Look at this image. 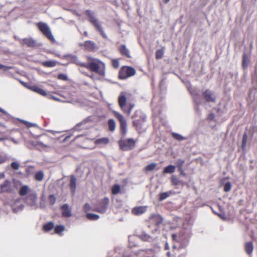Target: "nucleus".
I'll list each match as a JSON object with an SVG mask.
<instances>
[{
	"instance_id": "1",
	"label": "nucleus",
	"mask_w": 257,
	"mask_h": 257,
	"mask_svg": "<svg viewBox=\"0 0 257 257\" xmlns=\"http://www.w3.org/2000/svg\"><path fill=\"white\" fill-rule=\"evenodd\" d=\"M37 26L40 31L50 40L52 42L55 41V38L51 32V31L46 23L43 22H39L37 24Z\"/></svg>"
},
{
	"instance_id": "2",
	"label": "nucleus",
	"mask_w": 257,
	"mask_h": 257,
	"mask_svg": "<svg viewBox=\"0 0 257 257\" xmlns=\"http://www.w3.org/2000/svg\"><path fill=\"white\" fill-rule=\"evenodd\" d=\"M37 200V195L34 192L29 194L25 199L26 204L34 209H36L39 207Z\"/></svg>"
},
{
	"instance_id": "3",
	"label": "nucleus",
	"mask_w": 257,
	"mask_h": 257,
	"mask_svg": "<svg viewBox=\"0 0 257 257\" xmlns=\"http://www.w3.org/2000/svg\"><path fill=\"white\" fill-rule=\"evenodd\" d=\"M136 73L135 69L131 67H123L119 72V77L121 79H125L134 75Z\"/></svg>"
},
{
	"instance_id": "4",
	"label": "nucleus",
	"mask_w": 257,
	"mask_h": 257,
	"mask_svg": "<svg viewBox=\"0 0 257 257\" xmlns=\"http://www.w3.org/2000/svg\"><path fill=\"white\" fill-rule=\"evenodd\" d=\"M120 149L123 151H127L133 149L135 146V142L132 139H128L119 142Z\"/></svg>"
},
{
	"instance_id": "5",
	"label": "nucleus",
	"mask_w": 257,
	"mask_h": 257,
	"mask_svg": "<svg viewBox=\"0 0 257 257\" xmlns=\"http://www.w3.org/2000/svg\"><path fill=\"white\" fill-rule=\"evenodd\" d=\"M82 66L89 69L91 71L96 72L100 75H103L104 74V70L99 69L98 65L95 62H91L87 64L84 63L82 64Z\"/></svg>"
},
{
	"instance_id": "6",
	"label": "nucleus",
	"mask_w": 257,
	"mask_h": 257,
	"mask_svg": "<svg viewBox=\"0 0 257 257\" xmlns=\"http://www.w3.org/2000/svg\"><path fill=\"white\" fill-rule=\"evenodd\" d=\"M109 203V199L107 197L103 198L98 202V205L95 210V211L101 213H104L106 212L107 208Z\"/></svg>"
},
{
	"instance_id": "7",
	"label": "nucleus",
	"mask_w": 257,
	"mask_h": 257,
	"mask_svg": "<svg viewBox=\"0 0 257 257\" xmlns=\"http://www.w3.org/2000/svg\"><path fill=\"white\" fill-rule=\"evenodd\" d=\"M141 114L140 111H137L133 118L134 119L133 120V125L135 126L137 130L140 128L142 126L143 123L145 121L146 116L143 115H141L139 119H136V115L137 114Z\"/></svg>"
},
{
	"instance_id": "8",
	"label": "nucleus",
	"mask_w": 257,
	"mask_h": 257,
	"mask_svg": "<svg viewBox=\"0 0 257 257\" xmlns=\"http://www.w3.org/2000/svg\"><path fill=\"white\" fill-rule=\"evenodd\" d=\"M0 188L2 193H12L13 192L11 182L8 180H6L0 185Z\"/></svg>"
},
{
	"instance_id": "9",
	"label": "nucleus",
	"mask_w": 257,
	"mask_h": 257,
	"mask_svg": "<svg viewBox=\"0 0 257 257\" xmlns=\"http://www.w3.org/2000/svg\"><path fill=\"white\" fill-rule=\"evenodd\" d=\"M118 101L121 109L123 112H125L126 98L124 92H122L120 93L118 97Z\"/></svg>"
},
{
	"instance_id": "10",
	"label": "nucleus",
	"mask_w": 257,
	"mask_h": 257,
	"mask_svg": "<svg viewBox=\"0 0 257 257\" xmlns=\"http://www.w3.org/2000/svg\"><path fill=\"white\" fill-rule=\"evenodd\" d=\"M202 94L206 102H214L215 101V97L214 95L209 90H206L204 92H203Z\"/></svg>"
},
{
	"instance_id": "11",
	"label": "nucleus",
	"mask_w": 257,
	"mask_h": 257,
	"mask_svg": "<svg viewBox=\"0 0 257 257\" xmlns=\"http://www.w3.org/2000/svg\"><path fill=\"white\" fill-rule=\"evenodd\" d=\"M62 215L65 217H70L72 216V209L68 204H65L61 206Z\"/></svg>"
},
{
	"instance_id": "12",
	"label": "nucleus",
	"mask_w": 257,
	"mask_h": 257,
	"mask_svg": "<svg viewBox=\"0 0 257 257\" xmlns=\"http://www.w3.org/2000/svg\"><path fill=\"white\" fill-rule=\"evenodd\" d=\"M12 206L13 210L15 212H18L21 211L24 208V205L21 203V199L20 198L16 200Z\"/></svg>"
},
{
	"instance_id": "13",
	"label": "nucleus",
	"mask_w": 257,
	"mask_h": 257,
	"mask_svg": "<svg viewBox=\"0 0 257 257\" xmlns=\"http://www.w3.org/2000/svg\"><path fill=\"white\" fill-rule=\"evenodd\" d=\"M190 92L192 95L193 100L197 105H199L202 102V100L199 94L197 92L195 89H190Z\"/></svg>"
},
{
	"instance_id": "14",
	"label": "nucleus",
	"mask_w": 257,
	"mask_h": 257,
	"mask_svg": "<svg viewBox=\"0 0 257 257\" xmlns=\"http://www.w3.org/2000/svg\"><path fill=\"white\" fill-rule=\"evenodd\" d=\"M147 207L146 206H138L136 207H134L132 210V212L133 214L136 215H139L143 214L146 211Z\"/></svg>"
},
{
	"instance_id": "15",
	"label": "nucleus",
	"mask_w": 257,
	"mask_h": 257,
	"mask_svg": "<svg viewBox=\"0 0 257 257\" xmlns=\"http://www.w3.org/2000/svg\"><path fill=\"white\" fill-rule=\"evenodd\" d=\"M22 45L28 47H34L36 46V41L32 38H27L22 40Z\"/></svg>"
},
{
	"instance_id": "16",
	"label": "nucleus",
	"mask_w": 257,
	"mask_h": 257,
	"mask_svg": "<svg viewBox=\"0 0 257 257\" xmlns=\"http://www.w3.org/2000/svg\"><path fill=\"white\" fill-rule=\"evenodd\" d=\"M31 188L26 185H22L19 191V193L20 196H24L27 195L28 193L31 192Z\"/></svg>"
},
{
	"instance_id": "17",
	"label": "nucleus",
	"mask_w": 257,
	"mask_h": 257,
	"mask_svg": "<svg viewBox=\"0 0 257 257\" xmlns=\"http://www.w3.org/2000/svg\"><path fill=\"white\" fill-rule=\"evenodd\" d=\"M69 186L72 194V195H74L75 193L76 188V178L73 175L71 176Z\"/></svg>"
},
{
	"instance_id": "18",
	"label": "nucleus",
	"mask_w": 257,
	"mask_h": 257,
	"mask_svg": "<svg viewBox=\"0 0 257 257\" xmlns=\"http://www.w3.org/2000/svg\"><path fill=\"white\" fill-rule=\"evenodd\" d=\"M93 25L95 28V29L98 31L101 35L102 36V37L104 38H107L106 35L104 32V31L103 30V29L101 27V25L98 20L96 22H95L94 24H93Z\"/></svg>"
},
{
	"instance_id": "19",
	"label": "nucleus",
	"mask_w": 257,
	"mask_h": 257,
	"mask_svg": "<svg viewBox=\"0 0 257 257\" xmlns=\"http://www.w3.org/2000/svg\"><path fill=\"white\" fill-rule=\"evenodd\" d=\"M86 14L88 17V20L92 24H94L95 22L98 21V19L96 18L93 12L89 11L87 10L86 11Z\"/></svg>"
},
{
	"instance_id": "20",
	"label": "nucleus",
	"mask_w": 257,
	"mask_h": 257,
	"mask_svg": "<svg viewBox=\"0 0 257 257\" xmlns=\"http://www.w3.org/2000/svg\"><path fill=\"white\" fill-rule=\"evenodd\" d=\"M30 89L32 90L43 95V96H46L47 93V92L43 89L38 87L36 86H33L32 87H29Z\"/></svg>"
},
{
	"instance_id": "21",
	"label": "nucleus",
	"mask_w": 257,
	"mask_h": 257,
	"mask_svg": "<svg viewBox=\"0 0 257 257\" xmlns=\"http://www.w3.org/2000/svg\"><path fill=\"white\" fill-rule=\"evenodd\" d=\"M67 59L70 61L72 63H74L77 65H80L82 66V64L84 63H81L78 60L77 57L75 55H69L67 56Z\"/></svg>"
},
{
	"instance_id": "22",
	"label": "nucleus",
	"mask_w": 257,
	"mask_h": 257,
	"mask_svg": "<svg viewBox=\"0 0 257 257\" xmlns=\"http://www.w3.org/2000/svg\"><path fill=\"white\" fill-rule=\"evenodd\" d=\"M95 144L97 145H106L109 143V139L108 138H102L98 139L95 141Z\"/></svg>"
},
{
	"instance_id": "23",
	"label": "nucleus",
	"mask_w": 257,
	"mask_h": 257,
	"mask_svg": "<svg viewBox=\"0 0 257 257\" xmlns=\"http://www.w3.org/2000/svg\"><path fill=\"white\" fill-rule=\"evenodd\" d=\"M119 51L122 55H124L128 58L131 57L129 50L127 49L125 45H120L119 47Z\"/></svg>"
},
{
	"instance_id": "24",
	"label": "nucleus",
	"mask_w": 257,
	"mask_h": 257,
	"mask_svg": "<svg viewBox=\"0 0 257 257\" xmlns=\"http://www.w3.org/2000/svg\"><path fill=\"white\" fill-rule=\"evenodd\" d=\"M244 249H245V252L248 254H250L252 253L253 249V245L252 243L251 242H246L244 244Z\"/></svg>"
},
{
	"instance_id": "25",
	"label": "nucleus",
	"mask_w": 257,
	"mask_h": 257,
	"mask_svg": "<svg viewBox=\"0 0 257 257\" xmlns=\"http://www.w3.org/2000/svg\"><path fill=\"white\" fill-rule=\"evenodd\" d=\"M151 219L153 220L157 225L161 224L163 222V218L160 215H153L151 217Z\"/></svg>"
},
{
	"instance_id": "26",
	"label": "nucleus",
	"mask_w": 257,
	"mask_h": 257,
	"mask_svg": "<svg viewBox=\"0 0 257 257\" xmlns=\"http://www.w3.org/2000/svg\"><path fill=\"white\" fill-rule=\"evenodd\" d=\"M175 170V166L172 165H170L166 167L164 169L163 172L164 173L171 174V173L174 172Z\"/></svg>"
},
{
	"instance_id": "27",
	"label": "nucleus",
	"mask_w": 257,
	"mask_h": 257,
	"mask_svg": "<svg viewBox=\"0 0 257 257\" xmlns=\"http://www.w3.org/2000/svg\"><path fill=\"white\" fill-rule=\"evenodd\" d=\"M108 128L110 131L113 132L115 129V122L113 119H109L108 121Z\"/></svg>"
},
{
	"instance_id": "28",
	"label": "nucleus",
	"mask_w": 257,
	"mask_h": 257,
	"mask_svg": "<svg viewBox=\"0 0 257 257\" xmlns=\"http://www.w3.org/2000/svg\"><path fill=\"white\" fill-rule=\"evenodd\" d=\"M85 48L88 50H92L94 47V43L91 41H87L84 44Z\"/></svg>"
},
{
	"instance_id": "29",
	"label": "nucleus",
	"mask_w": 257,
	"mask_h": 257,
	"mask_svg": "<svg viewBox=\"0 0 257 257\" xmlns=\"http://www.w3.org/2000/svg\"><path fill=\"white\" fill-rule=\"evenodd\" d=\"M171 182L173 185L177 186L182 183V181L176 176H172L171 177Z\"/></svg>"
},
{
	"instance_id": "30",
	"label": "nucleus",
	"mask_w": 257,
	"mask_h": 257,
	"mask_svg": "<svg viewBox=\"0 0 257 257\" xmlns=\"http://www.w3.org/2000/svg\"><path fill=\"white\" fill-rule=\"evenodd\" d=\"M141 238L142 240L144 241H150L153 240L154 237L151 236L150 235L147 234L145 232H143L142 234L140 235Z\"/></svg>"
},
{
	"instance_id": "31",
	"label": "nucleus",
	"mask_w": 257,
	"mask_h": 257,
	"mask_svg": "<svg viewBox=\"0 0 257 257\" xmlns=\"http://www.w3.org/2000/svg\"><path fill=\"white\" fill-rule=\"evenodd\" d=\"M113 113L114 115H115V116L118 119V120H119L120 123L126 121L124 119L123 116L119 112H118L116 111H113Z\"/></svg>"
},
{
	"instance_id": "32",
	"label": "nucleus",
	"mask_w": 257,
	"mask_h": 257,
	"mask_svg": "<svg viewBox=\"0 0 257 257\" xmlns=\"http://www.w3.org/2000/svg\"><path fill=\"white\" fill-rule=\"evenodd\" d=\"M120 130L123 135H125L126 133L127 124L126 121L120 123Z\"/></svg>"
},
{
	"instance_id": "33",
	"label": "nucleus",
	"mask_w": 257,
	"mask_h": 257,
	"mask_svg": "<svg viewBox=\"0 0 257 257\" xmlns=\"http://www.w3.org/2000/svg\"><path fill=\"white\" fill-rule=\"evenodd\" d=\"M172 136L175 139L179 141L185 140V137L176 133H172Z\"/></svg>"
},
{
	"instance_id": "34",
	"label": "nucleus",
	"mask_w": 257,
	"mask_h": 257,
	"mask_svg": "<svg viewBox=\"0 0 257 257\" xmlns=\"http://www.w3.org/2000/svg\"><path fill=\"white\" fill-rule=\"evenodd\" d=\"M86 217L88 219L91 220H96L99 218L98 215L93 213H88L86 215Z\"/></svg>"
},
{
	"instance_id": "35",
	"label": "nucleus",
	"mask_w": 257,
	"mask_h": 257,
	"mask_svg": "<svg viewBox=\"0 0 257 257\" xmlns=\"http://www.w3.org/2000/svg\"><path fill=\"white\" fill-rule=\"evenodd\" d=\"M44 178V174L43 172L39 171L37 172L35 175V178L36 180L41 181Z\"/></svg>"
},
{
	"instance_id": "36",
	"label": "nucleus",
	"mask_w": 257,
	"mask_h": 257,
	"mask_svg": "<svg viewBox=\"0 0 257 257\" xmlns=\"http://www.w3.org/2000/svg\"><path fill=\"white\" fill-rule=\"evenodd\" d=\"M53 227L54 223L52 222H49L44 225L43 229L45 231H49L53 229Z\"/></svg>"
},
{
	"instance_id": "37",
	"label": "nucleus",
	"mask_w": 257,
	"mask_h": 257,
	"mask_svg": "<svg viewBox=\"0 0 257 257\" xmlns=\"http://www.w3.org/2000/svg\"><path fill=\"white\" fill-rule=\"evenodd\" d=\"M252 83L257 86V67H255L254 72L252 76Z\"/></svg>"
},
{
	"instance_id": "38",
	"label": "nucleus",
	"mask_w": 257,
	"mask_h": 257,
	"mask_svg": "<svg viewBox=\"0 0 257 257\" xmlns=\"http://www.w3.org/2000/svg\"><path fill=\"white\" fill-rule=\"evenodd\" d=\"M157 164L155 163H151L146 166L145 170L147 171H152L156 167Z\"/></svg>"
},
{
	"instance_id": "39",
	"label": "nucleus",
	"mask_w": 257,
	"mask_h": 257,
	"mask_svg": "<svg viewBox=\"0 0 257 257\" xmlns=\"http://www.w3.org/2000/svg\"><path fill=\"white\" fill-rule=\"evenodd\" d=\"M120 186L118 184H115L112 188V193L113 194H117L120 191Z\"/></svg>"
},
{
	"instance_id": "40",
	"label": "nucleus",
	"mask_w": 257,
	"mask_h": 257,
	"mask_svg": "<svg viewBox=\"0 0 257 257\" xmlns=\"http://www.w3.org/2000/svg\"><path fill=\"white\" fill-rule=\"evenodd\" d=\"M170 194L171 192L169 193L168 192L161 193L160 194L159 200L161 201L165 200L170 196Z\"/></svg>"
},
{
	"instance_id": "41",
	"label": "nucleus",
	"mask_w": 257,
	"mask_h": 257,
	"mask_svg": "<svg viewBox=\"0 0 257 257\" xmlns=\"http://www.w3.org/2000/svg\"><path fill=\"white\" fill-rule=\"evenodd\" d=\"M65 229V227L64 225H58L57 226L55 227V232L56 233H60V232H62L63 231H64Z\"/></svg>"
},
{
	"instance_id": "42",
	"label": "nucleus",
	"mask_w": 257,
	"mask_h": 257,
	"mask_svg": "<svg viewBox=\"0 0 257 257\" xmlns=\"http://www.w3.org/2000/svg\"><path fill=\"white\" fill-rule=\"evenodd\" d=\"M248 64V60L246 56V55L244 54L242 56V67L245 68L247 66Z\"/></svg>"
},
{
	"instance_id": "43",
	"label": "nucleus",
	"mask_w": 257,
	"mask_h": 257,
	"mask_svg": "<svg viewBox=\"0 0 257 257\" xmlns=\"http://www.w3.org/2000/svg\"><path fill=\"white\" fill-rule=\"evenodd\" d=\"M44 65L47 67H54L56 62L54 61H48L44 62Z\"/></svg>"
},
{
	"instance_id": "44",
	"label": "nucleus",
	"mask_w": 257,
	"mask_h": 257,
	"mask_svg": "<svg viewBox=\"0 0 257 257\" xmlns=\"http://www.w3.org/2000/svg\"><path fill=\"white\" fill-rule=\"evenodd\" d=\"M48 200L49 204L51 205H53L55 203L56 198L54 195H50L49 196Z\"/></svg>"
},
{
	"instance_id": "45",
	"label": "nucleus",
	"mask_w": 257,
	"mask_h": 257,
	"mask_svg": "<svg viewBox=\"0 0 257 257\" xmlns=\"http://www.w3.org/2000/svg\"><path fill=\"white\" fill-rule=\"evenodd\" d=\"M185 163V160L183 159H178L176 161V164L178 169L182 168V166Z\"/></svg>"
},
{
	"instance_id": "46",
	"label": "nucleus",
	"mask_w": 257,
	"mask_h": 257,
	"mask_svg": "<svg viewBox=\"0 0 257 257\" xmlns=\"http://www.w3.org/2000/svg\"><path fill=\"white\" fill-rule=\"evenodd\" d=\"M231 188V183L229 181L225 182L224 186V191L225 192H228L230 190Z\"/></svg>"
},
{
	"instance_id": "47",
	"label": "nucleus",
	"mask_w": 257,
	"mask_h": 257,
	"mask_svg": "<svg viewBox=\"0 0 257 257\" xmlns=\"http://www.w3.org/2000/svg\"><path fill=\"white\" fill-rule=\"evenodd\" d=\"M247 135L246 134H244L243 135L242 140L241 147H242V149H244L245 147L246 143H247Z\"/></svg>"
},
{
	"instance_id": "48",
	"label": "nucleus",
	"mask_w": 257,
	"mask_h": 257,
	"mask_svg": "<svg viewBox=\"0 0 257 257\" xmlns=\"http://www.w3.org/2000/svg\"><path fill=\"white\" fill-rule=\"evenodd\" d=\"M164 54V51L162 50H158L156 53V58L159 59L162 57Z\"/></svg>"
},
{
	"instance_id": "49",
	"label": "nucleus",
	"mask_w": 257,
	"mask_h": 257,
	"mask_svg": "<svg viewBox=\"0 0 257 257\" xmlns=\"http://www.w3.org/2000/svg\"><path fill=\"white\" fill-rule=\"evenodd\" d=\"M22 121H23V123H24L28 127H32V126H34V127L38 126V125L36 123H33L30 122L26 121V120H22Z\"/></svg>"
},
{
	"instance_id": "50",
	"label": "nucleus",
	"mask_w": 257,
	"mask_h": 257,
	"mask_svg": "<svg viewBox=\"0 0 257 257\" xmlns=\"http://www.w3.org/2000/svg\"><path fill=\"white\" fill-rule=\"evenodd\" d=\"M33 145L36 147L40 146L44 148H46L48 147V146L43 144L41 142H37L33 143Z\"/></svg>"
},
{
	"instance_id": "51",
	"label": "nucleus",
	"mask_w": 257,
	"mask_h": 257,
	"mask_svg": "<svg viewBox=\"0 0 257 257\" xmlns=\"http://www.w3.org/2000/svg\"><path fill=\"white\" fill-rule=\"evenodd\" d=\"M11 167L15 170H18L20 168V165L18 162H13L11 164Z\"/></svg>"
},
{
	"instance_id": "52",
	"label": "nucleus",
	"mask_w": 257,
	"mask_h": 257,
	"mask_svg": "<svg viewBox=\"0 0 257 257\" xmlns=\"http://www.w3.org/2000/svg\"><path fill=\"white\" fill-rule=\"evenodd\" d=\"M134 106V104H129V108L128 109H126V107H125V112H124L126 113L127 114V115H130Z\"/></svg>"
},
{
	"instance_id": "53",
	"label": "nucleus",
	"mask_w": 257,
	"mask_h": 257,
	"mask_svg": "<svg viewBox=\"0 0 257 257\" xmlns=\"http://www.w3.org/2000/svg\"><path fill=\"white\" fill-rule=\"evenodd\" d=\"M8 157L7 156L0 155V163L3 164L8 160Z\"/></svg>"
},
{
	"instance_id": "54",
	"label": "nucleus",
	"mask_w": 257,
	"mask_h": 257,
	"mask_svg": "<svg viewBox=\"0 0 257 257\" xmlns=\"http://www.w3.org/2000/svg\"><path fill=\"white\" fill-rule=\"evenodd\" d=\"M11 68H12L11 66H7L0 64V70L6 71Z\"/></svg>"
},
{
	"instance_id": "55",
	"label": "nucleus",
	"mask_w": 257,
	"mask_h": 257,
	"mask_svg": "<svg viewBox=\"0 0 257 257\" xmlns=\"http://www.w3.org/2000/svg\"><path fill=\"white\" fill-rule=\"evenodd\" d=\"M112 64L114 68H117L119 66V62L116 60H113L112 61Z\"/></svg>"
},
{
	"instance_id": "56",
	"label": "nucleus",
	"mask_w": 257,
	"mask_h": 257,
	"mask_svg": "<svg viewBox=\"0 0 257 257\" xmlns=\"http://www.w3.org/2000/svg\"><path fill=\"white\" fill-rule=\"evenodd\" d=\"M58 78L61 80H66L67 79V77L65 74H60L58 75Z\"/></svg>"
},
{
	"instance_id": "57",
	"label": "nucleus",
	"mask_w": 257,
	"mask_h": 257,
	"mask_svg": "<svg viewBox=\"0 0 257 257\" xmlns=\"http://www.w3.org/2000/svg\"><path fill=\"white\" fill-rule=\"evenodd\" d=\"M83 209H84V211H85V212L88 211L90 209L89 204L88 203H86L83 207Z\"/></svg>"
},
{
	"instance_id": "58",
	"label": "nucleus",
	"mask_w": 257,
	"mask_h": 257,
	"mask_svg": "<svg viewBox=\"0 0 257 257\" xmlns=\"http://www.w3.org/2000/svg\"><path fill=\"white\" fill-rule=\"evenodd\" d=\"M86 121L85 120H84V121H82V122H80V123H78L75 127V130H78L77 127L80 125H81L82 124H85L86 123Z\"/></svg>"
},
{
	"instance_id": "59",
	"label": "nucleus",
	"mask_w": 257,
	"mask_h": 257,
	"mask_svg": "<svg viewBox=\"0 0 257 257\" xmlns=\"http://www.w3.org/2000/svg\"><path fill=\"white\" fill-rule=\"evenodd\" d=\"M178 171L180 172V175L182 176H185V173H184V171L183 170L182 168H179L178 169Z\"/></svg>"
},
{
	"instance_id": "60",
	"label": "nucleus",
	"mask_w": 257,
	"mask_h": 257,
	"mask_svg": "<svg viewBox=\"0 0 257 257\" xmlns=\"http://www.w3.org/2000/svg\"><path fill=\"white\" fill-rule=\"evenodd\" d=\"M214 117V115L213 113H211L208 116V119L212 120Z\"/></svg>"
},
{
	"instance_id": "61",
	"label": "nucleus",
	"mask_w": 257,
	"mask_h": 257,
	"mask_svg": "<svg viewBox=\"0 0 257 257\" xmlns=\"http://www.w3.org/2000/svg\"><path fill=\"white\" fill-rule=\"evenodd\" d=\"M49 132L53 135H55V134H59L61 133V132H57L53 130L49 131Z\"/></svg>"
},
{
	"instance_id": "62",
	"label": "nucleus",
	"mask_w": 257,
	"mask_h": 257,
	"mask_svg": "<svg viewBox=\"0 0 257 257\" xmlns=\"http://www.w3.org/2000/svg\"><path fill=\"white\" fill-rule=\"evenodd\" d=\"M218 215L223 219H225L226 218L225 215L224 213L218 214Z\"/></svg>"
},
{
	"instance_id": "63",
	"label": "nucleus",
	"mask_w": 257,
	"mask_h": 257,
	"mask_svg": "<svg viewBox=\"0 0 257 257\" xmlns=\"http://www.w3.org/2000/svg\"><path fill=\"white\" fill-rule=\"evenodd\" d=\"M0 112L4 113V114H7V112L6 110H5L4 109L0 107Z\"/></svg>"
},
{
	"instance_id": "64",
	"label": "nucleus",
	"mask_w": 257,
	"mask_h": 257,
	"mask_svg": "<svg viewBox=\"0 0 257 257\" xmlns=\"http://www.w3.org/2000/svg\"><path fill=\"white\" fill-rule=\"evenodd\" d=\"M172 238L174 240H175L176 238H177V235L175 234H173L172 235Z\"/></svg>"
}]
</instances>
